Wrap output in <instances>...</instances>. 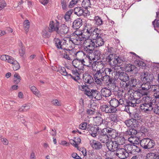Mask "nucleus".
Listing matches in <instances>:
<instances>
[{
	"instance_id": "obj_1",
	"label": "nucleus",
	"mask_w": 159,
	"mask_h": 159,
	"mask_svg": "<svg viewBox=\"0 0 159 159\" xmlns=\"http://www.w3.org/2000/svg\"><path fill=\"white\" fill-rule=\"evenodd\" d=\"M98 66V65H101V67L103 66V63L102 61H95L94 62L92 65V69L93 70H95V72L93 74V78L95 83L98 84H102V82L104 83L107 80L106 78H105V76L104 75V71L103 70L97 69V71H96L95 69V66H96V68L97 67L96 66Z\"/></svg>"
},
{
	"instance_id": "obj_2",
	"label": "nucleus",
	"mask_w": 159,
	"mask_h": 159,
	"mask_svg": "<svg viewBox=\"0 0 159 159\" xmlns=\"http://www.w3.org/2000/svg\"><path fill=\"white\" fill-rule=\"evenodd\" d=\"M144 103L140 105V107L143 111L148 113H150L152 110V106L156 102V100L152 99L151 98L147 96L143 98Z\"/></svg>"
},
{
	"instance_id": "obj_3",
	"label": "nucleus",
	"mask_w": 159,
	"mask_h": 159,
	"mask_svg": "<svg viewBox=\"0 0 159 159\" xmlns=\"http://www.w3.org/2000/svg\"><path fill=\"white\" fill-rule=\"evenodd\" d=\"M140 82L139 80H137L134 78H131L129 81L125 84L120 83V85L122 87L124 88L125 90H129L132 89V87H135L137 86L138 88V83Z\"/></svg>"
},
{
	"instance_id": "obj_4",
	"label": "nucleus",
	"mask_w": 159,
	"mask_h": 159,
	"mask_svg": "<svg viewBox=\"0 0 159 159\" xmlns=\"http://www.w3.org/2000/svg\"><path fill=\"white\" fill-rule=\"evenodd\" d=\"M140 145L144 149H149L152 148L155 145V142L149 138H144L140 142Z\"/></svg>"
},
{
	"instance_id": "obj_5",
	"label": "nucleus",
	"mask_w": 159,
	"mask_h": 159,
	"mask_svg": "<svg viewBox=\"0 0 159 159\" xmlns=\"http://www.w3.org/2000/svg\"><path fill=\"white\" fill-rule=\"evenodd\" d=\"M125 100L123 98H113L109 101L110 105L113 108L117 109L116 108L120 105H122L124 107H128L126 106V104Z\"/></svg>"
},
{
	"instance_id": "obj_6",
	"label": "nucleus",
	"mask_w": 159,
	"mask_h": 159,
	"mask_svg": "<svg viewBox=\"0 0 159 159\" xmlns=\"http://www.w3.org/2000/svg\"><path fill=\"white\" fill-rule=\"evenodd\" d=\"M85 47L84 51L86 52H91L94 51L96 44L94 40L91 39H87L84 42Z\"/></svg>"
},
{
	"instance_id": "obj_7",
	"label": "nucleus",
	"mask_w": 159,
	"mask_h": 159,
	"mask_svg": "<svg viewBox=\"0 0 159 159\" xmlns=\"http://www.w3.org/2000/svg\"><path fill=\"white\" fill-rule=\"evenodd\" d=\"M152 85L151 83L146 82H143L142 83L140 81L138 83V88H139L140 89L147 95L149 93V89H152Z\"/></svg>"
},
{
	"instance_id": "obj_8",
	"label": "nucleus",
	"mask_w": 159,
	"mask_h": 159,
	"mask_svg": "<svg viewBox=\"0 0 159 159\" xmlns=\"http://www.w3.org/2000/svg\"><path fill=\"white\" fill-rule=\"evenodd\" d=\"M72 39L69 37H65L61 40V43L63 44V47H64L65 50H68V49H72L74 48V45L72 42ZM64 48V47H63Z\"/></svg>"
},
{
	"instance_id": "obj_9",
	"label": "nucleus",
	"mask_w": 159,
	"mask_h": 159,
	"mask_svg": "<svg viewBox=\"0 0 159 159\" xmlns=\"http://www.w3.org/2000/svg\"><path fill=\"white\" fill-rule=\"evenodd\" d=\"M120 69L121 70L120 67ZM120 69H117L116 71V75L118 76V78L120 80L123 81L122 83L125 84L126 81L129 80V77L128 74L125 72H120Z\"/></svg>"
},
{
	"instance_id": "obj_10",
	"label": "nucleus",
	"mask_w": 159,
	"mask_h": 159,
	"mask_svg": "<svg viewBox=\"0 0 159 159\" xmlns=\"http://www.w3.org/2000/svg\"><path fill=\"white\" fill-rule=\"evenodd\" d=\"M100 109L102 112L107 113H114L117 111V109L113 108L110 105L104 104L100 107Z\"/></svg>"
},
{
	"instance_id": "obj_11",
	"label": "nucleus",
	"mask_w": 159,
	"mask_h": 159,
	"mask_svg": "<svg viewBox=\"0 0 159 159\" xmlns=\"http://www.w3.org/2000/svg\"><path fill=\"white\" fill-rule=\"evenodd\" d=\"M114 153L120 159H125L129 156V153L124 148H119L117 150L116 153Z\"/></svg>"
},
{
	"instance_id": "obj_12",
	"label": "nucleus",
	"mask_w": 159,
	"mask_h": 159,
	"mask_svg": "<svg viewBox=\"0 0 159 159\" xmlns=\"http://www.w3.org/2000/svg\"><path fill=\"white\" fill-rule=\"evenodd\" d=\"M140 79L143 82L152 83L153 77L150 73L147 72H144L142 73Z\"/></svg>"
},
{
	"instance_id": "obj_13",
	"label": "nucleus",
	"mask_w": 159,
	"mask_h": 159,
	"mask_svg": "<svg viewBox=\"0 0 159 159\" xmlns=\"http://www.w3.org/2000/svg\"><path fill=\"white\" fill-rule=\"evenodd\" d=\"M59 25L60 23L57 20H56V22L55 23L52 21L50 22L49 27H47V28L52 33L54 31H56L58 33Z\"/></svg>"
},
{
	"instance_id": "obj_14",
	"label": "nucleus",
	"mask_w": 159,
	"mask_h": 159,
	"mask_svg": "<svg viewBox=\"0 0 159 159\" xmlns=\"http://www.w3.org/2000/svg\"><path fill=\"white\" fill-rule=\"evenodd\" d=\"M119 146V145L116 140L110 141L107 144V146L109 150L113 152L116 151L119 148H118Z\"/></svg>"
},
{
	"instance_id": "obj_15",
	"label": "nucleus",
	"mask_w": 159,
	"mask_h": 159,
	"mask_svg": "<svg viewBox=\"0 0 159 159\" xmlns=\"http://www.w3.org/2000/svg\"><path fill=\"white\" fill-rule=\"evenodd\" d=\"M84 54V53L83 52H78L76 54L77 58L72 61V64L75 68L78 69L81 66V59L78 58V56L79 55H82Z\"/></svg>"
},
{
	"instance_id": "obj_16",
	"label": "nucleus",
	"mask_w": 159,
	"mask_h": 159,
	"mask_svg": "<svg viewBox=\"0 0 159 159\" xmlns=\"http://www.w3.org/2000/svg\"><path fill=\"white\" fill-rule=\"evenodd\" d=\"M73 12V10L70 9L66 12L64 16V18L65 21V23L66 25H68L69 26H71L72 23V21H71L70 16Z\"/></svg>"
},
{
	"instance_id": "obj_17",
	"label": "nucleus",
	"mask_w": 159,
	"mask_h": 159,
	"mask_svg": "<svg viewBox=\"0 0 159 159\" xmlns=\"http://www.w3.org/2000/svg\"><path fill=\"white\" fill-rule=\"evenodd\" d=\"M103 132H106V134H107L109 136L111 137L112 138H115L117 134V133L116 131L109 127L103 129Z\"/></svg>"
},
{
	"instance_id": "obj_18",
	"label": "nucleus",
	"mask_w": 159,
	"mask_h": 159,
	"mask_svg": "<svg viewBox=\"0 0 159 159\" xmlns=\"http://www.w3.org/2000/svg\"><path fill=\"white\" fill-rule=\"evenodd\" d=\"M104 83L108 87L109 89L114 90L116 87V83L112 78L107 80Z\"/></svg>"
},
{
	"instance_id": "obj_19",
	"label": "nucleus",
	"mask_w": 159,
	"mask_h": 159,
	"mask_svg": "<svg viewBox=\"0 0 159 159\" xmlns=\"http://www.w3.org/2000/svg\"><path fill=\"white\" fill-rule=\"evenodd\" d=\"M83 79L85 84H91L93 82L94 80L93 77L88 74H83Z\"/></svg>"
},
{
	"instance_id": "obj_20",
	"label": "nucleus",
	"mask_w": 159,
	"mask_h": 159,
	"mask_svg": "<svg viewBox=\"0 0 159 159\" xmlns=\"http://www.w3.org/2000/svg\"><path fill=\"white\" fill-rule=\"evenodd\" d=\"M103 131L102 132V133L100 135L98 136V139L102 143L107 144L109 142V138L107 134H104Z\"/></svg>"
},
{
	"instance_id": "obj_21",
	"label": "nucleus",
	"mask_w": 159,
	"mask_h": 159,
	"mask_svg": "<svg viewBox=\"0 0 159 159\" xmlns=\"http://www.w3.org/2000/svg\"><path fill=\"white\" fill-rule=\"evenodd\" d=\"M90 144L91 146L96 150H99L102 148V145L99 142L92 139L90 140Z\"/></svg>"
},
{
	"instance_id": "obj_22",
	"label": "nucleus",
	"mask_w": 159,
	"mask_h": 159,
	"mask_svg": "<svg viewBox=\"0 0 159 159\" xmlns=\"http://www.w3.org/2000/svg\"><path fill=\"white\" fill-rule=\"evenodd\" d=\"M151 90L153 93V95L155 98L159 99V85H152Z\"/></svg>"
},
{
	"instance_id": "obj_23",
	"label": "nucleus",
	"mask_w": 159,
	"mask_h": 159,
	"mask_svg": "<svg viewBox=\"0 0 159 159\" xmlns=\"http://www.w3.org/2000/svg\"><path fill=\"white\" fill-rule=\"evenodd\" d=\"M125 70L126 72H131L132 73L134 74L136 73L137 71V68L135 66L129 64L126 65Z\"/></svg>"
},
{
	"instance_id": "obj_24",
	"label": "nucleus",
	"mask_w": 159,
	"mask_h": 159,
	"mask_svg": "<svg viewBox=\"0 0 159 159\" xmlns=\"http://www.w3.org/2000/svg\"><path fill=\"white\" fill-rule=\"evenodd\" d=\"M94 29L91 25H87L85 27L83 30L87 38H89V34L93 31Z\"/></svg>"
},
{
	"instance_id": "obj_25",
	"label": "nucleus",
	"mask_w": 159,
	"mask_h": 159,
	"mask_svg": "<svg viewBox=\"0 0 159 159\" xmlns=\"http://www.w3.org/2000/svg\"><path fill=\"white\" fill-rule=\"evenodd\" d=\"M130 98H129L128 100L126 101L125 100L126 106L128 107H128V106H131L134 107L136 106V99L133 98L132 97H130Z\"/></svg>"
},
{
	"instance_id": "obj_26",
	"label": "nucleus",
	"mask_w": 159,
	"mask_h": 159,
	"mask_svg": "<svg viewBox=\"0 0 159 159\" xmlns=\"http://www.w3.org/2000/svg\"><path fill=\"white\" fill-rule=\"evenodd\" d=\"M70 26L66 25L65 23L62 24L60 26L59 31L58 30V33H60L61 34H66L68 32L69 28Z\"/></svg>"
},
{
	"instance_id": "obj_27",
	"label": "nucleus",
	"mask_w": 159,
	"mask_h": 159,
	"mask_svg": "<svg viewBox=\"0 0 159 159\" xmlns=\"http://www.w3.org/2000/svg\"><path fill=\"white\" fill-rule=\"evenodd\" d=\"M98 29L97 28H95L93 31L91 32L89 36V38H90L94 40L96 39L98 36L101 35V34H100L98 32Z\"/></svg>"
},
{
	"instance_id": "obj_28",
	"label": "nucleus",
	"mask_w": 159,
	"mask_h": 159,
	"mask_svg": "<svg viewBox=\"0 0 159 159\" xmlns=\"http://www.w3.org/2000/svg\"><path fill=\"white\" fill-rule=\"evenodd\" d=\"M147 95L139 89L135 91L133 94V97L135 99L140 98L143 96Z\"/></svg>"
},
{
	"instance_id": "obj_29",
	"label": "nucleus",
	"mask_w": 159,
	"mask_h": 159,
	"mask_svg": "<svg viewBox=\"0 0 159 159\" xmlns=\"http://www.w3.org/2000/svg\"><path fill=\"white\" fill-rule=\"evenodd\" d=\"M101 92L102 95L105 98L109 97L111 94V90L106 87L102 88Z\"/></svg>"
},
{
	"instance_id": "obj_30",
	"label": "nucleus",
	"mask_w": 159,
	"mask_h": 159,
	"mask_svg": "<svg viewBox=\"0 0 159 159\" xmlns=\"http://www.w3.org/2000/svg\"><path fill=\"white\" fill-rule=\"evenodd\" d=\"M72 23V27L74 29L77 30L80 28L82 24V21L81 19H77L75 20Z\"/></svg>"
},
{
	"instance_id": "obj_31",
	"label": "nucleus",
	"mask_w": 159,
	"mask_h": 159,
	"mask_svg": "<svg viewBox=\"0 0 159 159\" xmlns=\"http://www.w3.org/2000/svg\"><path fill=\"white\" fill-rule=\"evenodd\" d=\"M92 97L94 98L97 100H99L102 99V95L101 93L99 92L97 90H93Z\"/></svg>"
},
{
	"instance_id": "obj_32",
	"label": "nucleus",
	"mask_w": 159,
	"mask_h": 159,
	"mask_svg": "<svg viewBox=\"0 0 159 159\" xmlns=\"http://www.w3.org/2000/svg\"><path fill=\"white\" fill-rule=\"evenodd\" d=\"M124 123L128 127L133 126L135 127L137 126L136 124L135 123L136 120L134 119L126 120L124 121Z\"/></svg>"
},
{
	"instance_id": "obj_33",
	"label": "nucleus",
	"mask_w": 159,
	"mask_h": 159,
	"mask_svg": "<svg viewBox=\"0 0 159 159\" xmlns=\"http://www.w3.org/2000/svg\"><path fill=\"white\" fill-rule=\"evenodd\" d=\"M71 38L72 39V42L74 45V47L75 45H78L80 44L81 43V41L84 39L80 37L76 36H74L73 38Z\"/></svg>"
},
{
	"instance_id": "obj_34",
	"label": "nucleus",
	"mask_w": 159,
	"mask_h": 159,
	"mask_svg": "<svg viewBox=\"0 0 159 159\" xmlns=\"http://www.w3.org/2000/svg\"><path fill=\"white\" fill-rule=\"evenodd\" d=\"M93 22L95 25L100 26L103 24V21L102 18L98 16H95L93 20Z\"/></svg>"
},
{
	"instance_id": "obj_35",
	"label": "nucleus",
	"mask_w": 159,
	"mask_h": 159,
	"mask_svg": "<svg viewBox=\"0 0 159 159\" xmlns=\"http://www.w3.org/2000/svg\"><path fill=\"white\" fill-rule=\"evenodd\" d=\"M94 41L96 44V47L102 46L104 43L103 39L102 38L101 35L98 36V38L94 40Z\"/></svg>"
},
{
	"instance_id": "obj_36",
	"label": "nucleus",
	"mask_w": 159,
	"mask_h": 159,
	"mask_svg": "<svg viewBox=\"0 0 159 159\" xmlns=\"http://www.w3.org/2000/svg\"><path fill=\"white\" fill-rule=\"evenodd\" d=\"M51 33H52L48 30V29L46 27L43 30L42 35V37L44 38H49L50 37Z\"/></svg>"
},
{
	"instance_id": "obj_37",
	"label": "nucleus",
	"mask_w": 159,
	"mask_h": 159,
	"mask_svg": "<svg viewBox=\"0 0 159 159\" xmlns=\"http://www.w3.org/2000/svg\"><path fill=\"white\" fill-rule=\"evenodd\" d=\"M128 140L131 143L133 144L134 145L138 144L140 142L139 139L135 135L131 136L128 138Z\"/></svg>"
},
{
	"instance_id": "obj_38",
	"label": "nucleus",
	"mask_w": 159,
	"mask_h": 159,
	"mask_svg": "<svg viewBox=\"0 0 159 159\" xmlns=\"http://www.w3.org/2000/svg\"><path fill=\"white\" fill-rule=\"evenodd\" d=\"M84 12V9L81 7H75L73 10V12H74V14L78 16H81Z\"/></svg>"
},
{
	"instance_id": "obj_39",
	"label": "nucleus",
	"mask_w": 159,
	"mask_h": 159,
	"mask_svg": "<svg viewBox=\"0 0 159 159\" xmlns=\"http://www.w3.org/2000/svg\"><path fill=\"white\" fill-rule=\"evenodd\" d=\"M137 133V131L136 129L131 128L127 130L125 132L124 134L126 136H130V137L131 136L135 135Z\"/></svg>"
},
{
	"instance_id": "obj_40",
	"label": "nucleus",
	"mask_w": 159,
	"mask_h": 159,
	"mask_svg": "<svg viewBox=\"0 0 159 159\" xmlns=\"http://www.w3.org/2000/svg\"><path fill=\"white\" fill-rule=\"evenodd\" d=\"M74 36L80 37L86 39L85 33H84V30H76L74 33Z\"/></svg>"
},
{
	"instance_id": "obj_41",
	"label": "nucleus",
	"mask_w": 159,
	"mask_h": 159,
	"mask_svg": "<svg viewBox=\"0 0 159 159\" xmlns=\"http://www.w3.org/2000/svg\"><path fill=\"white\" fill-rule=\"evenodd\" d=\"M59 70L60 73L62 75L68 77L69 76L71 77H72V75L70 74H69L66 70V69L62 66L59 67Z\"/></svg>"
},
{
	"instance_id": "obj_42",
	"label": "nucleus",
	"mask_w": 159,
	"mask_h": 159,
	"mask_svg": "<svg viewBox=\"0 0 159 159\" xmlns=\"http://www.w3.org/2000/svg\"><path fill=\"white\" fill-rule=\"evenodd\" d=\"M115 140L119 145H123L125 143V139L123 136H118L116 137Z\"/></svg>"
},
{
	"instance_id": "obj_43",
	"label": "nucleus",
	"mask_w": 159,
	"mask_h": 159,
	"mask_svg": "<svg viewBox=\"0 0 159 159\" xmlns=\"http://www.w3.org/2000/svg\"><path fill=\"white\" fill-rule=\"evenodd\" d=\"M98 130V127L95 129V127L92 126L89 130V131L92 136L95 137L97 136V132Z\"/></svg>"
},
{
	"instance_id": "obj_44",
	"label": "nucleus",
	"mask_w": 159,
	"mask_h": 159,
	"mask_svg": "<svg viewBox=\"0 0 159 159\" xmlns=\"http://www.w3.org/2000/svg\"><path fill=\"white\" fill-rule=\"evenodd\" d=\"M54 41L55 45L58 49H61L65 50V48L64 47H63L64 48H63V44L61 43V40L60 39L57 38H55Z\"/></svg>"
},
{
	"instance_id": "obj_45",
	"label": "nucleus",
	"mask_w": 159,
	"mask_h": 159,
	"mask_svg": "<svg viewBox=\"0 0 159 159\" xmlns=\"http://www.w3.org/2000/svg\"><path fill=\"white\" fill-rule=\"evenodd\" d=\"M19 53L20 56L22 57L24 56L25 53V47L23 46L22 42H20L19 44Z\"/></svg>"
},
{
	"instance_id": "obj_46",
	"label": "nucleus",
	"mask_w": 159,
	"mask_h": 159,
	"mask_svg": "<svg viewBox=\"0 0 159 159\" xmlns=\"http://www.w3.org/2000/svg\"><path fill=\"white\" fill-rule=\"evenodd\" d=\"M81 66H86L88 67H90L92 64V62L88 60V58L85 59H81Z\"/></svg>"
},
{
	"instance_id": "obj_47",
	"label": "nucleus",
	"mask_w": 159,
	"mask_h": 159,
	"mask_svg": "<svg viewBox=\"0 0 159 159\" xmlns=\"http://www.w3.org/2000/svg\"><path fill=\"white\" fill-rule=\"evenodd\" d=\"M87 53V54L86 55V57L90 61L92 62V61H94L95 60L96 58L94 54L93 53V51H92L91 52H86Z\"/></svg>"
},
{
	"instance_id": "obj_48",
	"label": "nucleus",
	"mask_w": 159,
	"mask_h": 159,
	"mask_svg": "<svg viewBox=\"0 0 159 159\" xmlns=\"http://www.w3.org/2000/svg\"><path fill=\"white\" fill-rule=\"evenodd\" d=\"M103 71H104V75L105 76V78H106L107 80L111 78L109 75L112 72V70L111 69L106 68L103 70Z\"/></svg>"
},
{
	"instance_id": "obj_49",
	"label": "nucleus",
	"mask_w": 159,
	"mask_h": 159,
	"mask_svg": "<svg viewBox=\"0 0 159 159\" xmlns=\"http://www.w3.org/2000/svg\"><path fill=\"white\" fill-rule=\"evenodd\" d=\"M133 144H127L124 146V148L126 150V152L129 154H131L132 152V146Z\"/></svg>"
},
{
	"instance_id": "obj_50",
	"label": "nucleus",
	"mask_w": 159,
	"mask_h": 159,
	"mask_svg": "<svg viewBox=\"0 0 159 159\" xmlns=\"http://www.w3.org/2000/svg\"><path fill=\"white\" fill-rule=\"evenodd\" d=\"M91 5L90 0H83L82 3V7L86 9L88 7H90Z\"/></svg>"
},
{
	"instance_id": "obj_51",
	"label": "nucleus",
	"mask_w": 159,
	"mask_h": 159,
	"mask_svg": "<svg viewBox=\"0 0 159 159\" xmlns=\"http://www.w3.org/2000/svg\"><path fill=\"white\" fill-rule=\"evenodd\" d=\"M152 111L156 114L159 115V105L156 104L155 103L153 104L152 106Z\"/></svg>"
},
{
	"instance_id": "obj_52",
	"label": "nucleus",
	"mask_w": 159,
	"mask_h": 159,
	"mask_svg": "<svg viewBox=\"0 0 159 159\" xmlns=\"http://www.w3.org/2000/svg\"><path fill=\"white\" fill-rule=\"evenodd\" d=\"M21 80L20 77L17 73H15L14 75V82L15 84H18Z\"/></svg>"
},
{
	"instance_id": "obj_53",
	"label": "nucleus",
	"mask_w": 159,
	"mask_h": 159,
	"mask_svg": "<svg viewBox=\"0 0 159 159\" xmlns=\"http://www.w3.org/2000/svg\"><path fill=\"white\" fill-rule=\"evenodd\" d=\"M30 88L32 92L36 96H38L39 94V92L34 86H30Z\"/></svg>"
},
{
	"instance_id": "obj_54",
	"label": "nucleus",
	"mask_w": 159,
	"mask_h": 159,
	"mask_svg": "<svg viewBox=\"0 0 159 159\" xmlns=\"http://www.w3.org/2000/svg\"><path fill=\"white\" fill-rule=\"evenodd\" d=\"M132 152L131 154H134L136 152H141V150L136 145L133 144L132 146Z\"/></svg>"
},
{
	"instance_id": "obj_55",
	"label": "nucleus",
	"mask_w": 159,
	"mask_h": 159,
	"mask_svg": "<svg viewBox=\"0 0 159 159\" xmlns=\"http://www.w3.org/2000/svg\"><path fill=\"white\" fill-rule=\"evenodd\" d=\"M72 73L74 76H72V77H71V78L75 80H80L79 74L76 70H73Z\"/></svg>"
},
{
	"instance_id": "obj_56",
	"label": "nucleus",
	"mask_w": 159,
	"mask_h": 159,
	"mask_svg": "<svg viewBox=\"0 0 159 159\" xmlns=\"http://www.w3.org/2000/svg\"><path fill=\"white\" fill-rule=\"evenodd\" d=\"M157 152H151L148 153L146 155V157L148 159H154Z\"/></svg>"
},
{
	"instance_id": "obj_57",
	"label": "nucleus",
	"mask_w": 159,
	"mask_h": 159,
	"mask_svg": "<svg viewBox=\"0 0 159 159\" xmlns=\"http://www.w3.org/2000/svg\"><path fill=\"white\" fill-rule=\"evenodd\" d=\"M24 27L25 30L27 32L30 28V22L28 20H26L23 22Z\"/></svg>"
},
{
	"instance_id": "obj_58",
	"label": "nucleus",
	"mask_w": 159,
	"mask_h": 159,
	"mask_svg": "<svg viewBox=\"0 0 159 159\" xmlns=\"http://www.w3.org/2000/svg\"><path fill=\"white\" fill-rule=\"evenodd\" d=\"M103 119L100 117H98L96 118L95 123L97 126L101 125L103 123Z\"/></svg>"
},
{
	"instance_id": "obj_59",
	"label": "nucleus",
	"mask_w": 159,
	"mask_h": 159,
	"mask_svg": "<svg viewBox=\"0 0 159 159\" xmlns=\"http://www.w3.org/2000/svg\"><path fill=\"white\" fill-rule=\"evenodd\" d=\"M30 108V106L28 104H25L21 106L19 110L20 111H27Z\"/></svg>"
},
{
	"instance_id": "obj_60",
	"label": "nucleus",
	"mask_w": 159,
	"mask_h": 159,
	"mask_svg": "<svg viewBox=\"0 0 159 159\" xmlns=\"http://www.w3.org/2000/svg\"><path fill=\"white\" fill-rule=\"evenodd\" d=\"M80 0H72L69 3L68 7L70 8H71L77 4Z\"/></svg>"
},
{
	"instance_id": "obj_61",
	"label": "nucleus",
	"mask_w": 159,
	"mask_h": 159,
	"mask_svg": "<svg viewBox=\"0 0 159 159\" xmlns=\"http://www.w3.org/2000/svg\"><path fill=\"white\" fill-rule=\"evenodd\" d=\"M52 105L55 106H61V103L60 101H59L57 99H54L51 101Z\"/></svg>"
},
{
	"instance_id": "obj_62",
	"label": "nucleus",
	"mask_w": 159,
	"mask_h": 159,
	"mask_svg": "<svg viewBox=\"0 0 159 159\" xmlns=\"http://www.w3.org/2000/svg\"><path fill=\"white\" fill-rule=\"evenodd\" d=\"M109 64L111 66H116L118 64V61L116 58L108 61Z\"/></svg>"
},
{
	"instance_id": "obj_63",
	"label": "nucleus",
	"mask_w": 159,
	"mask_h": 159,
	"mask_svg": "<svg viewBox=\"0 0 159 159\" xmlns=\"http://www.w3.org/2000/svg\"><path fill=\"white\" fill-rule=\"evenodd\" d=\"M93 53L96 59L98 60L100 58V56L101 55V52L99 50H96L94 51Z\"/></svg>"
},
{
	"instance_id": "obj_64",
	"label": "nucleus",
	"mask_w": 159,
	"mask_h": 159,
	"mask_svg": "<svg viewBox=\"0 0 159 159\" xmlns=\"http://www.w3.org/2000/svg\"><path fill=\"white\" fill-rule=\"evenodd\" d=\"M117 55L114 53L109 54L107 57V59L108 60V61L113 59H115Z\"/></svg>"
}]
</instances>
